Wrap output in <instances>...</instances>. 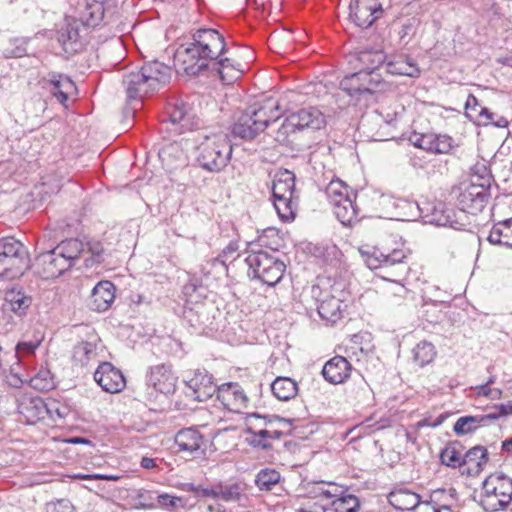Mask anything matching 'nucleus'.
Listing matches in <instances>:
<instances>
[{"instance_id":"f257e3e1","label":"nucleus","mask_w":512,"mask_h":512,"mask_svg":"<svg viewBox=\"0 0 512 512\" xmlns=\"http://www.w3.org/2000/svg\"><path fill=\"white\" fill-rule=\"evenodd\" d=\"M192 42L177 50L176 59L186 74L197 76L210 68V61L226 53V42L216 29L200 28L192 35Z\"/></svg>"},{"instance_id":"f03ea898","label":"nucleus","mask_w":512,"mask_h":512,"mask_svg":"<svg viewBox=\"0 0 512 512\" xmlns=\"http://www.w3.org/2000/svg\"><path fill=\"white\" fill-rule=\"evenodd\" d=\"M281 116V108L274 98L257 101L241 112L232 126V134L246 141L255 139Z\"/></svg>"},{"instance_id":"7ed1b4c3","label":"nucleus","mask_w":512,"mask_h":512,"mask_svg":"<svg viewBox=\"0 0 512 512\" xmlns=\"http://www.w3.org/2000/svg\"><path fill=\"white\" fill-rule=\"evenodd\" d=\"M171 78V68L157 60L146 62L139 71H132L123 78L129 99H142L158 91Z\"/></svg>"},{"instance_id":"20e7f679","label":"nucleus","mask_w":512,"mask_h":512,"mask_svg":"<svg viewBox=\"0 0 512 512\" xmlns=\"http://www.w3.org/2000/svg\"><path fill=\"white\" fill-rule=\"evenodd\" d=\"M232 152L233 148L226 133L201 134L195 146V160L203 170L219 173L229 164Z\"/></svg>"},{"instance_id":"39448f33","label":"nucleus","mask_w":512,"mask_h":512,"mask_svg":"<svg viewBox=\"0 0 512 512\" xmlns=\"http://www.w3.org/2000/svg\"><path fill=\"white\" fill-rule=\"evenodd\" d=\"M85 255V245L77 238L61 241L53 249L41 253L39 260L44 265L47 277H59L69 268L76 265L79 258Z\"/></svg>"},{"instance_id":"423d86ee","label":"nucleus","mask_w":512,"mask_h":512,"mask_svg":"<svg viewBox=\"0 0 512 512\" xmlns=\"http://www.w3.org/2000/svg\"><path fill=\"white\" fill-rule=\"evenodd\" d=\"M474 500L485 512L505 510L512 502V478L504 473L490 474L482 482L479 500Z\"/></svg>"},{"instance_id":"0eeeda50","label":"nucleus","mask_w":512,"mask_h":512,"mask_svg":"<svg viewBox=\"0 0 512 512\" xmlns=\"http://www.w3.org/2000/svg\"><path fill=\"white\" fill-rule=\"evenodd\" d=\"M30 268V258L26 246L13 237L0 239V277L16 279Z\"/></svg>"},{"instance_id":"6e6552de","label":"nucleus","mask_w":512,"mask_h":512,"mask_svg":"<svg viewBox=\"0 0 512 512\" xmlns=\"http://www.w3.org/2000/svg\"><path fill=\"white\" fill-rule=\"evenodd\" d=\"M275 250L272 253L259 250L252 251L245 259L253 277L261 281L263 284L273 287L278 284L286 270L285 263L275 256Z\"/></svg>"},{"instance_id":"1a4fd4ad","label":"nucleus","mask_w":512,"mask_h":512,"mask_svg":"<svg viewBox=\"0 0 512 512\" xmlns=\"http://www.w3.org/2000/svg\"><path fill=\"white\" fill-rule=\"evenodd\" d=\"M355 70L340 81V88L350 96L384 92L391 86L383 72Z\"/></svg>"},{"instance_id":"9d476101","label":"nucleus","mask_w":512,"mask_h":512,"mask_svg":"<svg viewBox=\"0 0 512 512\" xmlns=\"http://www.w3.org/2000/svg\"><path fill=\"white\" fill-rule=\"evenodd\" d=\"M325 125V117L315 107H307L291 113L278 128L275 140L284 144L291 134L304 130H319Z\"/></svg>"},{"instance_id":"9b49d317","label":"nucleus","mask_w":512,"mask_h":512,"mask_svg":"<svg viewBox=\"0 0 512 512\" xmlns=\"http://www.w3.org/2000/svg\"><path fill=\"white\" fill-rule=\"evenodd\" d=\"M326 194L333 207V212L341 224L352 226L358 221V210L342 181H332L326 189Z\"/></svg>"},{"instance_id":"f8f14e48","label":"nucleus","mask_w":512,"mask_h":512,"mask_svg":"<svg viewBox=\"0 0 512 512\" xmlns=\"http://www.w3.org/2000/svg\"><path fill=\"white\" fill-rule=\"evenodd\" d=\"M408 253L403 249H394L388 254L380 252L379 255L367 260L370 269H380L382 276L404 277L410 271L406 259Z\"/></svg>"},{"instance_id":"ddd939ff","label":"nucleus","mask_w":512,"mask_h":512,"mask_svg":"<svg viewBox=\"0 0 512 512\" xmlns=\"http://www.w3.org/2000/svg\"><path fill=\"white\" fill-rule=\"evenodd\" d=\"M452 193L456 198L458 208L462 212L472 215L482 212L491 198V193L477 186L468 187L459 185Z\"/></svg>"},{"instance_id":"4468645a","label":"nucleus","mask_w":512,"mask_h":512,"mask_svg":"<svg viewBox=\"0 0 512 512\" xmlns=\"http://www.w3.org/2000/svg\"><path fill=\"white\" fill-rule=\"evenodd\" d=\"M348 9L349 20L363 29L371 27L383 15L379 0H350Z\"/></svg>"},{"instance_id":"2eb2a0df","label":"nucleus","mask_w":512,"mask_h":512,"mask_svg":"<svg viewBox=\"0 0 512 512\" xmlns=\"http://www.w3.org/2000/svg\"><path fill=\"white\" fill-rule=\"evenodd\" d=\"M185 394L192 399L203 402L210 399L218 391L213 376L206 370L197 369L191 376L184 380Z\"/></svg>"},{"instance_id":"dca6fc26","label":"nucleus","mask_w":512,"mask_h":512,"mask_svg":"<svg viewBox=\"0 0 512 512\" xmlns=\"http://www.w3.org/2000/svg\"><path fill=\"white\" fill-rule=\"evenodd\" d=\"M208 440L197 428L189 427L178 431L175 435L177 451L186 453L192 458H199L205 455Z\"/></svg>"},{"instance_id":"f3484780","label":"nucleus","mask_w":512,"mask_h":512,"mask_svg":"<svg viewBox=\"0 0 512 512\" xmlns=\"http://www.w3.org/2000/svg\"><path fill=\"white\" fill-rule=\"evenodd\" d=\"M409 142L416 148L435 154H447L456 147V143L449 135H436L433 133L413 132L409 136Z\"/></svg>"},{"instance_id":"a211bd4d","label":"nucleus","mask_w":512,"mask_h":512,"mask_svg":"<svg viewBox=\"0 0 512 512\" xmlns=\"http://www.w3.org/2000/svg\"><path fill=\"white\" fill-rule=\"evenodd\" d=\"M386 54L382 49L365 47L350 53L348 63L353 69L383 72Z\"/></svg>"},{"instance_id":"6ab92c4d","label":"nucleus","mask_w":512,"mask_h":512,"mask_svg":"<svg viewBox=\"0 0 512 512\" xmlns=\"http://www.w3.org/2000/svg\"><path fill=\"white\" fill-rule=\"evenodd\" d=\"M55 401L46 403L41 397L24 396L18 403V412L29 424H35L48 416L53 419V406Z\"/></svg>"},{"instance_id":"aec40b11","label":"nucleus","mask_w":512,"mask_h":512,"mask_svg":"<svg viewBox=\"0 0 512 512\" xmlns=\"http://www.w3.org/2000/svg\"><path fill=\"white\" fill-rule=\"evenodd\" d=\"M316 292L322 294V297L318 300L319 304L317 306L319 316L331 324L336 323L342 317V305L344 303V299H342L340 296H337L336 293L343 292L336 287H332V294L328 292L323 293L320 291L319 287L313 286V295H316Z\"/></svg>"},{"instance_id":"412c9836","label":"nucleus","mask_w":512,"mask_h":512,"mask_svg":"<svg viewBox=\"0 0 512 512\" xmlns=\"http://www.w3.org/2000/svg\"><path fill=\"white\" fill-rule=\"evenodd\" d=\"M167 115L172 124L180 126V132L192 130L199 125V118L192 106L181 99H175L168 103Z\"/></svg>"},{"instance_id":"4be33fe9","label":"nucleus","mask_w":512,"mask_h":512,"mask_svg":"<svg viewBox=\"0 0 512 512\" xmlns=\"http://www.w3.org/2000/svg\"><path fill=\"white\" fill-rule=\"evenodd\" d=\"M344 394L346 401L353 405L369 404L374 396L366 379L357 371L345 383Z\"/></svg>"},{"instance_id":"5701e85b","label":"nucleus","mask_w":512,"mask_h":512,"mask_svg":"<svg viewBox=\"0 0 512 512\" xmlns=\"http://www.w3.org/2000/svg\"><path fill=\"white\" fill-rule=\"evenodd\" d=\"M43 87L65 107H67L69 96L76 91V85L72 79L58 72H49L43 78Z\"/></svg>"},{"instance_id":"b1692460","label":"nucleus","mask_w":512,"mask_h":512,"mask_svg":"<svg viewBox=\"0 0 512 512\" xmlns=\"http://www.w3.org/2000/svg\"><path fill=\"white\" fill-rule=\"evenodd\" d=\"M94 380L109 393L120 392L126 385L122 372L109 362L101 363L94 372Z\"/></svg>"},{"instance_id":"393cba45","label":"nucleus","mask_w":512,"mask_h":512,"mask_svg":"<svg viewBox=\"0 0 512 512\" xmlns=\"http://www.w3.org/2000/svg\"><path fill=\"white\" fill-rule=\"evenodd\" d=\"M176 381L177 378L173 374L171 367L165 364L152 367L147 375V384L163 395H168L175 391Z\"/></svg>"},{"instance_id":"a878e982","label":"nucleus","mask_w":512,"mask_h":512,"mask_svg":"<svg viewBox=\"0 0 512 512\" xmlns=\"http://www.w3.org/2000/svg\"><path fill=\"white\" fill-rule=\"evenodd\" d=\"M218 399L230 410L239 411L249 402L244 390L238 383L222 384L217 391Z\"/></svg>"},{"instance_id":"bb28decb","label":"nucleus","mask_w":512,"mask_h":512,"mask_svg":"<svg viewBox=\"0 0 512 512\" xmlns=\"http://www.w3.org/2000/svg\"><path fill=\"white\" fill-rule=\"evenodd\" d=\"M115 299V286L112 282L103 280L92 289L89 307L94 311H106Z\"/></svg>"},{"instance_id":"cd10ccee","label":"nucleus","mask_w":512,"mask_h":512,"mask_svg":"<svg viewBox=\"0 0 512 512\" xmlns=\"http://www.w3.org/2000/svg\"><path fill=\"white\" fill-rule=\"evenodd\" d=\"M352 371V366L343 356H335L325 363L322 375L331 384L343 383Z\"/></svg>"},{"instance_id":"c85d7f7f","label":"nucleus","mask_w":512,"mask_h":512,"mask_svg":"<svg viewBox=\"0 0 512 512\" xmlns=\"http://www.w3.org/2000/svg\"><path fill=\"white\" fill-rule=\"evenodd\" d=\"M493 415H465L457 419L453 426V431L458 436L475 433L479 428L488 426L495 421Z\"/></svg>"},{"instance_id":"c756f323","label":"nucleus","mask_w":512,"mask_h":512,"mask_svg":"<svg viewBox=\"0 0 512 512\" xmlns=\"http://www.w3.org/2000/svg\"><path fill=\"white\" fill-rule=\"evenodd\" d=\"M423 218L426 223L453 229H459L463 225L456 219L455 211L447 208L443 203L434 205L431 212L425 214Z\"/></svg>"},{"instance_id":"7c9ffc66","label":"nucleus","mask_w":512,"mask_h":512,"mask_svg":"<svg viewBox=\"0 0 512 512\" xmlns=\"http://www.w3.org/2000/svg\"><path fill=\"white\" fill-rule=\"evenodd\" d=\"M78 10L81 23L92 28L98 26L105 15L103 3L97 0H83L78 4Z\"/></svg>"},{"instance_id":"2f4dec72","label":"nucleus","mask_w":512,"mask_h":512,"mask_svg":"<svg viewBox=\"0 0 512 512\" xmlns=\"http://www.w3.org/2000/svg\"><path fill=\"white\" fill-rule=\"evenodd\" d=\"M389 503L398 510H414L421 507L424 510L425 501L421 500L419 494L408 489L400 488L389 493Z\"/></svg>"},{"instance_id":"473e14b6","label":"nucleus","mask_w":512,"mask_h":512,"mask_svg":"<svg viewBox=\"0 0 512 512\" xmlns=\"http://www.w3.org/2000/svg\"><path fill=\"white\" fill-rule=\"evenodd\" d=\"M295 174L288 169H280L274 175L272 198L294 196Z\"/></svg>"},{"instance_id":"72a5a7b5","label":"nucleus","mask_w":512,"mask_h":512,"mask_svg":"<svg viewBox=\"0 0 512 512\" xmlns=\"http://www.w3.org/2000/svg\"><path fill=\"white\" fill-rule=\"evenodd\" d=\"M488 462V452L484 446L476 445L463 456V466H467L469 475H478Z\"/></svg>"},{"instance_id":"f704fd0d","label":"nucleus","mask_w":512,"mask_h":512,"mask_svg":"<svg viewBox=\"0 0 512 512\" xmlns=\"http://www.w3.org/2000/svg\"><path fill=\"white\" fill-rule=\"evenodd\" d=\"M58 41L67 54L78 53L83 47L78 27L71 23H67L58 31Z\"/></svg>"},{"instance_id":"c9c22d12","label":"nucleus","mask_w":512,"mask_h":512,"mask_svg":"<svg viewBox=\"0 0 512 512\" xmlns=\"http://www.w3.org/2000/svg\"><path fill=\"white\" fill-rule=\"evenodd\" d=\"M247 433L251 435L249 441L250 445L264 450L272 448L271 439H280L285 434L284 431L279 428L260 429L256 431L252 427L247 428Z\"/></svg>"},{"instance_id":"e433bc0d","label":"nucleus","mask_w":512,"mask_h":512,"mask_svg":"<svg viewBox=\"0 0 512 512\" xmlns=\"http://www.w3.org/2000/svg\"><path fill=\"white\" fill-rule=\"evenodd\" d=\"M494 182L493 176L484 163H477L472 168L469 182L461 183L460 185L478 188H484L486 192L491 193V186Z\"/></svg>"},{"instance_id":"4c0bfd02","label":"nucleus","mask_w":512,"mask_h":512,"mask_svg":"<svg viewBox=\"0 0 512 512\" xmlns=\"http://www.w3.org/2000/svg\"><path fill=\"white\" fill-rule=\"evenodd\" d=\"M246 484L242 482H219L220 500L225 502H236L241 504L247 500Z\"/></svg>"},{"instance_id":"58836bf2","label":"nucleus","mask_w":512,"mask_h":512,"mask_svg":"<svg viewBox=\"0 0 512 512\" xmlns=\"http://www.w3.org/2000/svg\"><path fill=\"white\" fill-rule=\"evenodd\" d=\"M271 391L278 400L288 401L297 395L298 386L289 377H277L271 384Z\"/></svg>"},{"instance_id":"ea45409f","label":"nucleus","mask_w":512,"mask_h":512,"mask_svg":"<svg viewBox=\"0 0 512 512\" xmlns=\"http://www.w3.org/2000/svg\"><path fill=\"white\" fill-rule=\"evenodd\" d=\"M206 71H211L219 74L222 81H233L241 74L239 69H236L232 60L227 57L220 56L216 60L210 61V68Z\"/></svg>"},{"instance_id":"a19ab883","label":"nucleus","mask_w":512,"mask_h":512,"mask_svg":"<svg viewBox=\"0 0 512 512\" xmlns=\"http://www.w3.org/2000/svg\"><path fill=\"white\" fill-rule=\"evenodd\" d=\"M5 299L9 302L14 313L22 315L31 306L32 298L22 289L13 288L6 292Z\"/></svg>"},{"instance_id":"79ce46f5","label":"nucleus","mask_w":512,"mask_h":512,"mask_svg":"<svg viewBox=\"0 0 512 512\" xmlns=\"http://www.w3.org/2000/svg\"><path fill=\"white\" fill-rule=\"evenodd\" d=\"M184 319L195 330H203L210 324L207 309L204 305H197L195 308L186 309L184 311Z\"/></svg>"},{"instance_id":"37998d69","label":"nucleus","mask_w":512,"mask_h":512,"mask_svg":"<svg viewBox=\"0 0 512 512\" xmlns=\"http://www.w3.org/2000/svg\"><path fill=\"white\" fill-rule=\"evenodd\" d=\"M413 360L419 367L431 363L435 356L436 350L434 345L428 341L419 342L412 350Z\"/></svg>"},{"instance_id":"c03bdc74","label":"nucleus","mask_w":512,"mask_h":512,"mask_svg":"<svg viewBox=\"0 0 512 512\" xmlns=\"http://www.w3.org/2000/svg\"><path fill=\"white\" fill-rule=\"evenodd\" d=\"M382 277L383 279L394 283V286L390 290V294L388 296L389 305L395 307L405 304L407 296L409 295V290L400 282L401 277L386 275H383Z\"/></svg>"},{"instance_id":"a18cd8bd","label":"nucleus","mask_w":512,"mask_h":512,"mask_svg":"<svg viewBox=\"0 0 512 512\" xmlns=\"http://www.w3.org/2000/svg\"><path fill=\"white\" fill-rule=\"evenodd\" d=\"M419 73L420 71L415 64L404 61L388 62L383 68V74L385 75V78L388 75L417 77Z\"/></svg>"},{"instance_id":"49530a36","label":"nucleus","mask_w":512,"mask_h":512,"mask_svg":"<svg viewBox=\"0 0 512 512\" xmlns=\"http://www.w3.org/2000/svg\"><path fill=\"white\" fill-rule=\"evenodd\" d=\"M281 480V475L275 469H261L255 477V485L261 491H271Z\"/></svg>"},{"instance_id":"de8ad7c7","label":"nucleus","mask_w":512,"mask_h":512,"mask_svg":"<svg viewBox=\"0 0 512 512\" xmlns=\"http://www.w3.org/2000/svg\"><path fill=\"white\" fill-rule=\"evenodd\" d=\"M508 221H506L503 225H495L491 229L488 241L491 244L499 245V246H507L512 247V235L510 227L507 226Z\"/></svg>"},{"instance_id":"09e8293b","label":"nucleus","mask_w":512,"mask_h":512,"mask_svg":"<svg viewBox=\"0 0 512 512\" xmlns=\"http://www.w3.org/2000/svg\"><path fill=\"white\" fill-rule=\"evenodd\" d=\"M455 445H458V441H451L440 452L441 463L452 468L463 466L462 460L464 454L456 451Z\"/></svg>"},{"instance_id":"8fccbe9b","label":"nucleus","mask_w":512,"mask_h":512,"mask_svg":"<svg viewBox=\"0 0 512 512\" xmlns=\"http://www.w3.org/2000/svg\"><path fill=\"white\" fill-rule=\"evenodd\" d=\"M359 507L358 497L352 494H341L331 503V509L334 512H358Z\"/></svg>"},{"instance_id":"3c124183","label":"nucleus","mask_w":512,"mask_h":512,"mask_svg":"<svg viewBox=\"0 0 512 512\" xmlns=\"http://www.w3.org/2000/svg\"><path fill=\"white\" fill-rule=\"evenodd\" d=\"M293 199L294 196L273 198V205L282 220L289 221L295 218Z\"/></svg>"},{"instance_id":"603ef678","label":"nucleus","mask_w":512,"mask_h":512,"mask_svg":"<svg viewBox=\"0 0 512 512\" xmlns=\"http://www.w3.org/2000/svg\"><path fill=\"white\" fill-rule=\"evenodd\" d=\"M85 245V254H90V257L84 259L86 267H92L95 264H99L103 260V245L98 241H90Z\"/></svg>"},{"instance_id":"864d4df0","label":"nucleus","mask_w":512,"mask_h":512,"mask_svg":"<svg viewBox=\"0 0 512 512\" xmlns=\"http://www.w3.org/2000/svg\"><path fill=\"white\" fill-rule=\"evenodd\" d=\"M157 503L161 508L168 509L170 511H177L185 508L187 499L163 493L157 496Z\"/></svg>"},{"instance_id":"5fc2aeb1","label":"nucleus","mask_w":512,"mask_h":512,"mask_svg":"<svg viewBox=\"0 0 512 512\" xmlns=\"http://www.w3.org/2000/svg\"><path fill=\"white\" fill-rule=\"evenodd\" d=\"M247 419H262L264 421L265 426H275V428L279 429H282L284 427L289 428L293 422V419L283 418L277 415H261L259 413H251L248 415Z\"/></svg>"},{"instance_id":"6e6d98bb","label":"nucleus","mask_w":512,"mask_h":512,"mask_svg":"<svg viewBox=\"0 0 512 512\" xmlns=\"http://www.w3.org/2000/svg\"><path fill=\"white\" fill-rule=\"evenodd\" d=\"M42 340L43 336L39 334V336H36L34 340L20 341L15 347L16 356L21 359L23 357L33 355Z\"/></svg>"},{"instance_id":"4d7b16f0","label":"nucleus","mask_w":512,"mask_h":512,"mask_svg":"<svg viewBox=\"0 0 512 512\" xmlns=\"http://www.w3.org/2000/svg\"><path fill=\"white\" fill-rule=\"evenodd\" d=\"M479 117L481 119H484L485 125L492 124L498 128H505L508 126L509 123L505 117L491 112L486 107H480Z\"/></svg>"},{"instance_id":"13d9d810","label":"nucleus","mask_w":512,"mask_h":512,"mask_svg":"<svg viewBox=\"0 0 512 512\" xmlns=\"http://www.w3.org/2000/svg\"><path fill=\"white\" fill-rule=\"evenodd\" d=\"M445 493V490H435L432 492L429 501L424 503V512H452L449 505H438L437 501L440 496Z\"/></svg>"},{"instance_id":"bf43d9fd","label":"nucleus","mask_w":512,"mask_h":512,"mask_svg":"<svg viewBox=\"0 0 512 512\" xmlns=\"http://www.w3.org/2000/svg\"><path fill=\"white\" fill-rule=\"evenodd\" d=\"M32 386L39 390H50L54 387V381L49 370L39 371L32 379Z\"/></svg>"},{"instance_id":"052dcab7","label":"nucleus","mask_w":512,"mask_h":512,"mask_svg":"<svg viewBox=\"0 0 512 512\" xmlns=\"http://www.w3.org/2000/svg\"><path fill=\"white\" fill-rule=\"evenodd\" d=\"M46 512H76L69 500L60 499L46 505Z\"/></svg>"},{"instance_id":"680f3d73","label":"nucleus","mask_w":512,"mask_h":512,"mask_svg":"<svg viewBox=\"0 0 512 512\" xmlns=\"http://www.w3.org/2000/svg\"><path fill=\"white\" fill-rule=\"evenodd\" d=\"M15 47L14 48H7L5 50V56L11 57V58H19L24 55H26L27 48H26V42L24 40H15Z\"/></svg>"},{"instance_id":"e2e57ef3","label":"nucleus","mask_w":512,"mask_h":512,"mask_svg":"<svg viewBox=\"0 0 512 512\" xmlns=\"http://www.w3.org/2000/svg\"><path fill=\"white\" fill-rule=\"evenodd\" d=\"M239 249V245L235 241H231L223 250L222 253L215 258V263H220L225 265V261L232 257L237 250Z\"/></svg>"},{"instance_id":"0e129e2a","label":"nucleus","mask_w":512,"mask_h":512,"mask_svg":"<svg viewBox=\"0 0 512 512\" xmlns=\"http://www.w3.org/2000/svg\"><path fill=\"white\" fill-rule=\"evenodd\" d=\"M95 354V347L92 343L81 342L75 347V356H85L87 360L91 358V355Z\"/></svg>"},{"instance_id":"69168bd1","label":"nucleus","mask_w":512,"mask_h":512,"mask_svg":"<svg viewBox=\"0 0 512 512\" xmlns=\"http://www.w3.org/2000/svg\"><path fill=\"white\" fill-rule=\"evenodd\" d=\"M480 107L482 106L479 104L478 99L474 95L469 94L465 103L466 115L469 118L474 117L472 112H476L479 115Z\"/></svg>"},{"instance_id":"338daca9","label":"nucleus","mask_w":512,"mask_h":512,"mask_svg":"<svg viewBox=\"0 0 512 512\" xmlns=\"http://www.w3.org/2000/svg\"><path fill=\"white\" fill-rule=\"evenodd\" d=\"M137 498L142 508L151 509L155 507L154 502L152 501V495L149 491L140 492L137 495Z\"/></svg>"},{"instance_id":"774afa93","label":"nucleus","mask_w":512,"mask_h":512,"mask_svg":"<svg viewBox=\"0 0 512 512\" xmlns=\"http://www.w3.org/2000/svg\"><path fill=\"white\" fill-rule=\"evenodd\" d=\"M497 413H489L488 415L496 416L495 421L501 416H508L512 414V402L502 403L496 406Z\"/></svg>"}]
</instances>
